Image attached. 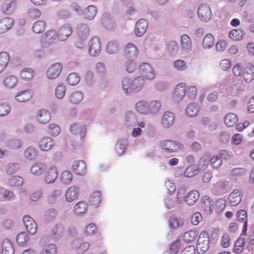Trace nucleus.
<instances>
[{"label":"nucleus","instance_id":"6ab92c4d","mask_svg":"<svg viewBox=\"0 0 254 254\" xmlns=\"http://www.w3.org/2000/svg\"><path fill=\"white\" fill-rule=\"evenodd\" d=\"M148 22L143 18L138 20L135 26L134 32L135 36L137 37H141L146 31L148 28Z\"/></svg>","mask_w":254,"mask_h":254},{"label":"nucleus","instance_id":"4d7b16f0","mask_svg":"<svg viewBox=\"0 0 254 254\" xmlns=\"http://www.w3.org/2000/svg\"><path fill=\"white\" fill-rule=\"evenodd\" d=\"M45 22L43 20H38L34 23L32 30L34 33L40 34L45 30Z\"/></svg>","mask_w":254,"mask_h":254},{"label":"nucleus","instance_id":"e433bc0d","mask_svg":"<svg viewBox=\"0 0 254 254\" xmlns=\"http://www.w3.org/2000/svg\"><path fill=\"white\" fill-rule=\"evenodd\" d=\"M127 140L126 138H121L118 140L115 146V151L117 154L120 156L122 155L127 146Z\"/></svg>","mask_w":254,"mask_h":254},{"label":"nucleus","instance_id":"ddd939ff","mask_svg":"<svg viewBox=\"0 0 254 254\" xmlns=\"http://www.w3.org/2000/svg\"><path fill=\"white\" fill-rule=\"evenodd\" d=\"M57 37V32L55 30H49L43 34L41 38V43L43 47H47L52 43Z\"/></svg>","mask_w":254,"mask_h":254},{"label":"nucleus","instance_id":"5701e85b","mask_svg":"<svg viewBox=\"0 0 254 254\" xmlns=\"http://www.w3.org/2000/svg\"><path fill=\"white\" fill-rule=\"evenodd\" d=\"M242 74L246 82H251L254 78V64H247L243 70Z\"/></svg>","mask_w":254,"mask_h":254},{"label":"nucleus","instance_id":"5fc2aeb1","mask_svg":"<svg viewBox=\"0 0 254 254\" xmlns=\"http://www.w3.org/2000/svg\"><path fill=\"white\" fill-rule=\"evenodd\" d=\"M34 76V71L33 69L25 67L22 69L20 72V76L23 79L26 80H31Z\"/></svg>","mask_w":254,"mask_h":254},{"label":"nucleus","instance_id":"c9c22d12","mask_svg":"<svg viewBox=\"0 0 254 254\" xmlns=\"http://www.w3.org/2000/svg\"><path fill=\"white\" fill-rule=\"evenodd\" d=\"M241 191L239 190H235L229 196L228 200L231 205L236 206L241 200Z\"/></svg>","mask_w":254,"mask_h":254},{"label":"nucleus","instance_id":"680f3d73","mask_svg":"<svg viewBox=\"0 0 254 254\" xmlns=\"http://www.w3.org/2000/svg\"><path fill=\"white\" fill-rule=\"evenodd\" d=\"M197 231L190 230L186 232L184 235V240L187 243H190L195 240L198 236Z\"/></svg>","mask_w":254,"mask_h":254},{"label":"nucleus","instance_id":"13d9d810","mask_svg":"<svg viewBox=\"0 0 254 254\" xmlns=\"http://www.w3.org/2000/svg\"><path fill=\"white\" fill-rule=\"evenodd\" d=\"M20 164L18 163H9L5 167V173L8 175L16 173L19 169Z\"/></svg>","mask_w":254,"mask_h":254},{"label":"nucleus","instance_id":"774afa93","mask_svg":"<svg viewBox=\"0 0 254 254\" xmlns=\"http://www.w3.org/2000/svg\"><path fill=\"white\" fill-rule=\"evenodd\" d=\"M29 236L26 232H21L16 237V242L19 245L24 246L29 240Z\"/></svg>","mask_w":254,"mask_h":254},{"label":"nucleus","instance_id":"dca6fc26","mask_svg":"<svg viewBox=\"0 0 254 254\" xmlns=\"http://www.w3.org/2000/svg\"><path fill=\"white\" fill-rule=\"evenodd\" d=\"M175 121V115L173 113L170 111H166L163 114L161 124L164 128H169L171 127Z\"/></svg>","mask_w":254,"mask_h":254},{"label":"nucleus","instance_id":"412c9836","mask_svg":"<svg viewBox=\"0 0 254 254\" xmlns=\"http://www.w3.org/2000/svg\"><path fill=\"white\" fill-rule=\"evenodd\" d=\"M78 187L72 186L68 188L65 192V200L68 202H71L76 200L79 194Z\"/></svg>","mask_w":254,"mask_h":254},{"label":"nucleus","instance_id":"f3484780","mask_svg":"<svg viewBox=\"0 0 254 254\" xmlns=\"http://www.w3.org/2000/svg\"><path fill=\"white\" fill-rule=\"evenodd\" d=\"M18 83V77L12 74L5 75L2 80V85L7 89H12L15 88L17 85Z\"/></svg>","mask_w":254,"mask_h":254},{"label":"nucleus","instance_id":"a18cd8bd","mask_svg":"<svg viewBox=\"0 0 254 254\" xmlns=\"http://www.w3.org/2000/svg\"><path fill=\"white\" fill-rule=\"evenodd\" d=\"M245 35V32L241 29L231 30L229 34V37L235 41H240L242 40Z\"/></svg>","mask_w":254,"mask_h":254},{"label":"nucleus","instance_id":"bf43d9fd","mask_svg":"<svg viewBox=\"0 0 254 254\" xmlns=\"http://www.w3.org/2000/svg\"><path fill=\"white\" fill-rule=\"evenodd\" d=\"M178 45L175 41L172 40L168 43L167 50L170 55H175L178 52Z\"/></svg>","mask_w":254,"mask_h":254},{"label":"nucleus","instance_id":"aec40b11","mask_svg":"<svg viewBox=\"0 0 254 254\" xmlns=\"http://www.w3.org/2000/svg\"><path fill=\"white\" fill-rule=\"evenodd\" d=\"M55 145L54 140L49 136H45L40 139L38 146L43 151H48L52 149Z\"/></svg>","mask_w":254,"mask_h":254},{"label":"nucleus","instance_id":"3c124183","mask_svg":"<svg viewBox=\"0 0 254 254\" xmlns=\"http://www.w3.org/2000/svg\"><path fill=\"white\" fill-rule=\"evenodd\" d=\"M199 108L195 103L189 104L186 109V113L190 117H194L198 113Z\"/></svg>","mask_w":254,"mask_h":254},{"label":"nucleus","instance_id":"bb28decb","mask_svg":"<svg viewBox=\"0 0 254 254\" xmlns=\"http://www.w3.org/2000/svg\"><path fill=\"white\" fill-rule=\"evenodd\" d=\"M46 165L42 162L34 163L30 167V171L32 174L40 176L45 171Z\"/></svg>","mask_w":254,"mask_h":254},{"label":"nucleus","instance_id":"c85d7f7f","mask_svg":"<svg viewBox=\"0 0 254 254\" xmlns=\"http://www.w3.org/2000/svg\"><path fill=\"white\" fill-rule=\"evenodd\" d=\"M97 8L95 5H90L82 11V15L84 18L88 20H93L97 13Z\"/></svg>","mask_w":254,"mask_h":254},{"label":"nucleus","instance_id":"8fccbe9b","mask_svg":"<svg viewBox=\"0 0 254 254\" xmlns=\"http://www.w3.org/2000/svg\"><path fill=\"white\" fill-rule=\"evenodd\" d=\"M9 61V56L6 52L0 53V73L6 67Z\"/></svg>","mask_w":254,"mask_h":254},{"label":"nucleus","instance_id":"39448f33","mask_svg":"<svg viewBox=\"0 0 254 254\" xmlns=\"http://www.w3.org/2000/svg\"><path fill=\"white\" fill-rule=\"evenodd\" d=\"M197 15L198 17L201 21L208 22L212 17L210 7L206 4L202 3L200 4L197 9Z\"/></svg>","mask_w":254,"mask_h":254},{"label":"nucleus","instance_id":"f257e3e1","mask_svg":"<svg viewBox=\"0 0 254 254\" xmlns=\"http://www.w3.org/2000/svg\"><path fill=\"white\" fill-rule=\"evenodd\" d=\"M145 84V80L140 76L132 79L125 77L121 82V86L125 94L129 95L131 93H137L141 90Z\"/></svg>","mask_w":254,"mask_h":254},{"label":"nucleus","instance_id":"9b49d317","mask_svg":"<svg viewBox=\"0 0 254 254\" xmlns=\"http://www.w3.org/2000/svg\"><path fill=\"white\" fill-rule=\"evenodd\" d=\"M62 65L59 63H55L50 65L46 72V75L50 79H54L57 78L62 70Z\"/></svg>","mask_w":254,"mask_h":254},{"label":"nucleus","instance_id":"864d4df0","mask_svg":"<svg viewBox=\"0 0 254 254\" xmlns=\"http://www.w3.org/2000/svg\"><path fill=\"white\" fill-rule=\"evenodd\" d=\"M66 91V87L63 83L59 84L55 88V95L59 99H63L65 96Z\"/></svg>","mask_w":254,"mask_h":254},{"label":"nucleus","instance_id":"09e8293b","mask_svg":"<svg viewBox=\"0 0 254 254\" xmlns=\"http://www.w3.org/2000/svg\"><path fill=\"white\" fill-rule=\"evenodd\" d=\"M102 200L101 192L95 191L90 196L89 203L91 205L97 207L100 203Z\"/></svg>","mask_w":254,"mask_h":254},{"label":"nucleus","instance_id":"7c9ffc66","mask_svg":"<svg viewBox=\"0 0 254 254\" xmlns=\"http://www.w3.org/2000/svg\"><path fill=\"white\" fill-rule=\"evenodd\" d=\"M51 118L50 112L44 109L39 110L36 116L37 121L42 124L48 123L50 121Z\"/></svg>","mask_w":254,"mask_h":254},{"label":"nucleus","instance_id":"a19ab883","mask_svg":"<svg viewBox=\"0 0 254 254\" xmlns=\"http://www.w3.org/2000/svg\"><path fill=\"white\" fill-rule=\"evenodd\" d=\"M181 45L183 50L189 52L192 48V42L190 37L187 34H184L181 37Z\"/></svg>","mask_w":254,"mask_h":254},{"label":"nucleus","instance_id":"b1692460","mask_svg":"<svg viewBox=\"0 0 254 254\" xmlns=\"http://www.w3.org/2000/svg\"><path fill=\"white\" fill-rule=\"evenodd\" d=\"M76 33L78 37L81 40L87 39L90 34L89 26L85 23H79L76 27Z\"/></svg>","mask_w":254,"mask_h":254},{"label":"nucleus","instance_id":"37998d69","mask_svg":"<svg viewBox=\"0 0 254 254\" xmlns=\"http://www.w3.org/2000/svg\"><path fill=\"white\" fill-rule=\"evenodd\" d=\"M83 98V94L80 91H74L71 93L68 97L69 102L72 104H77Z\"/></svg>","mask_w":254,"mask_h":254},{"label":"nucleus","instance_id":"a878e982","mask_svg":"<svg viewBox=\"0 0 254 254\" xmlns=\"http://www.w3.org/2000/svg\"><path fill=\"white\" fill-rule=\"evenodd\" d=\"M64 225L61 223L55 225L51 231L52 238L55 241L61 239L64 236Z\"/></svg>","mask_w":254,"mask_h":254},{"label":"nucleus","instance_id":"e2e57ef3","mask_svg":"<svg viewBox=\"0 0 254 254\" xmlns=\"http://www.w3.org/2000/svg\"><path fill=\"white\" fill-rule=\"evenodd\" d=\"M186 95L191 100L195 99L197 94V89L194 86H190L187 88H185Z\"/></svg>","mask_w":254,"mask_h":254},{"label":"nucleus","instance_id":"69168bd1","mask_svg":"<svg viewBox=\"0 0 254 254\" xmlns=\"http://www.w3.org/2000/svg\"><path fill=\"white\" fill-rule=\"evenodd\" d=\"M214 45V37L211 34H207L203 40V47L204 49H209Z\"/></svg>","mask_w":254,"mask_h":254},{"label":"nucleus","instance_id":"c756f323","mask_svg":"<svg viewBox=\"0 0 254 254\" xmlns=\"http://www.w3.org/2000/svg\"><path fill=\"white\" fill-rule=\"evenodd\" d=\"M70 130L72 134H80V138L81 139H83L85 137L86 132V127L85 126L74 123L70 126Z\"/></svg>","mask_w":254,"mask_h":254},{"label":"nucleus","instance_id":"2f4dec72","mask_svg":"<svg viewBox=\"0 0 254 254\" xmlns=\"http://www.w3.org/2000/svg\"><path fill=\"white\" fill-rule=\"evenodd\" d=\"M161 103L160 101L152 100L148 103V115H156L160 112Z\"/></svg>","mask_w":254,"mask_h":254},{"label":"nucleus","instance_id":"9d476101","mask_svg":"<svg viewBox=\"0 0 254 254\" xmlns=\"http://www.w3.org/2000/svg\"><path fill=\"white\" fill-rule=\"evenodd\" d=\"M14 20L9 17H5L0 19V35L6 33L13 27Z\"/></svg>","mask_w":254,"mask_h":254},{"label":"nucleus","instance_id":"473e14b6","mask_svg":"<svg viewBox=\"0 0 254 254\" xmlns=\"http://www.w3.org/2000/svg\"><path fill=\"white\" fill-rule=\"evenodd\" d=\"M32 95L33 93L31 90H25L18 92L16 94L15 99L19 102H24L30 100Z\"/></svg>","mask_w":254,"mask_h":254},{"label":"nucleus","instance_id":"052dcab7","mask_svg":"<svg viewBox=\"0 0 254 254\" xmlns=\"http://www.w3.org/2000/svg\"><path fill=\"white\" fill-rule=\"evenodd\" d=\"M62 191L61 190H56L53 191L50 195H48L47 200L50 204L55 203L57 199L61 196Z\"/></svg>","mask_w":254,"mask_h":254},{"label":"nucleus","instance_id":"393cba45","mask_svg":"<svg viewBox=\"0 0 254 254\" xmlns=\"http://www.w3.org/2000/svg\"><path fill=\"white\" fill-rule=\"evenodd\" d=\"M17 6L15 0H6L1 5V10L5 14L10 15L15 10Z\"/></svg>","mask_w":254,"mask_h":254},{"label":"nucleus","instance_id":"4468645a","mask_svg":"<svg viewBox=\"0 0 254 254\" xmlns=\"http://www.w3.org/2000/svg\"><path fill=\"white\" fill-rule=\"evenodd\" d=\"M58 176V168L55 165L51 166L45 172L44 181L47 184L55 182Z\"/></svg>","mask_w":254,"mask_h":254},{"label":"nucleus","instance_id":"72a5a7b5","mask_svg":"<svg viewBox=\"0 0 254 254\" xmlns=\"http://www.w3.org/2000/svg\"><path fill=\"white\" fill-rule=\"evenodd\" d=\"M1 254H14L15 252L14 248L11 241L4 239L1 244Z\"/></svg>","mask_w":254,"mask_h":254},{"label":"nucleus","instance_id":"338daca9","mask_svg":"<svg viewBox=\"0 0 254 254\" xmlns=\"http://www.w3.org/2000/svg\"><path fill=\"white\" fill-rule=\"evenodd\" d=\"M198 173V167L194 165L189 166L184 172L185 176L191 178L197 175Z\"/></svg>","mask_w":254,"mask_h":254},{"label":"nucleus","instance_id":"4be33fe9","mask_svg":"<svg viewBox=\"0 0 254 254\" xmlns=\"http://www.w3.org/2000/svg\"><path fill=\"white\" fill-rule=\"evenodd\" d=\"M23 221L27 231L31 234L34 235L37 232V225L35 221L29 216L25 215L23 218Z\"/></svg>","mask_w":254,"mask_h":254},{"label":"nucleus","instance_id":"f03ea898","mask_svg":"<svg viewBox=\"0 0 254 254\" xmlns=\"http://www.w3.org/2000/svg\"><path fill=\"white\" fill-rule=\"evenodd\" d=\"M159 146L165 153L177 152L183 147V144L179 141L167 139L162 140Z\"/></svg>","mask_w":254,"mask_h":254},{"label":"nucleus","instance_id":"423d86ee","mask_svg":"<svg viewBox=\"0 0 254 254\" xmlns=\"http://www.w3.org/2000/svg\"><path fill=\"white\" fill-rule=\"evenodd\" d=\"M101 51V45L100 39L97 37L92 38L88 42V51L92 57L98 56Z\"/></svg>","mask_w":254,"mask_h":254},{"label":"nucleus","instance_id":"1a4fd4ad","mask_svg":"<svg viewBox=\"0 0 254 254\" xmlns=\"http://www.w3.org/2000/svg\"><path fill=\"white\" fill-rule=\"evenodd\" d=\"M72 33V27L70 24L63 25L57 32V37L60 41L66 40Z\"/></svg>","mask_w":254,"mask_h":254},{"label":"nucleus","instance_id":"f8f14e48","mask_svg":"<svg viewBox=\"0 0 254 254\" xmlns=\"http://www.w3.org/2000/svg\"><path fill=\"white\" fill-rule=\"evenodd\" d=\"M102 25L108 30H113L115 29L116 24L115 21L110 13L104 12L101 19Z\"/></svg>","mask_w":254,"mask_h":254},{"label":"nucleus","instance_id":"ea45409f","mask_svg":"<svg viewBox=\"0 0 254 254\" xmlns=\"http://www.w3.org/2000/svg\"><path fill=\"white\" fill-rule=\"evenodd\" d=\"M120 49L119 42L115 40H112L108 42L106 46V51L109 54H115Z\"/></svg>","mask_w":254,"mask_h":254},{"label":"nucleus","instance_id":"2eb2a0df","mask_svg":"<svg viewBox=\"0 0 254 254\" xmlns=\"http://www.w3.org/2000/svg\"><path fill=\"white\" fill-rule=\"evenodd\" d=\"M138 51L136 46L129 43L125 48L124 54L127 60H135L138 56Z\"/></svg>","mask_w":254,"mask_h":254},{"label":"nucleus","instance_id":"603ef678","mask_svg":"<svg viewBox=\"0 0 254 254\" xmlns=\"http://www.w3.org/2000/svg\"><path fill=\"white\" fill-rule=\"evenodd\" d=\"M23 142L19 138H12L7 141L6 146L12 149H18L22 146Z\"/></svg>","mask_w":254,"mask_h":254},{"label":"nucleus","instance_id":"4c0bfd02","mask_svg":"<svg viewBox=\"0 0 254 254\" xmlns=\"http://www.w3.org/2000/svg\"><path fill=\"white\" fill-rule=\"evenodd\" d=\"M201 206L206 213H211L214 208L213 201L207 196H205L202 198Z\"/></svg>","mask_w":254,"mask_h":254},{"label":"nucleus","instance_id":"20e7f679","mask_svg":"<svg viewBox=\"0 0 254 254\" xmlns=\"http://www.w3.org/2000/svg\"><path fill=\"white\" fill-rule=\"evenodd\" d=\"M209 248V237L206 231H203L197 240L196 250L199 254H204Z\"/></svg>","mask_w":254,"mask_h":254},{"label":"nucleus","instance_id":"6e6552de","mask_svg":"<svg viewBox=\"0 0 254 254\" xmlns=\"http://www.w3.org/2000/svg\"><path fill=\"white\" fill-rule=\"evenodd\" d=\"M186 83H180L175 87L173 94V100L176 103L181 102L185 97Z\"/></svg>","mask_w":254,"mask_h":254},{"label":"nucleus","instance_id":"a211bd4d","mask_svg":"<svg viewBox=\"0 0 254 254\" xmlns=\"http://www.w3.org/2000/svg\"><path fill=\"white\" fill-rule=\"evenodd\" d=\"M39 154L37 148L32 145L26 147L23 151V156L24 159L28 161L35 160Z\"/></svg>","mask_w":254,"mask_h":254},{"label":"nucleus","instance_id":"0e129e2a","mask_svg":"<svg viewBox=\"0 0 254 254\" xmlns=\"http://www.w3.org/2000/svg\"><path fill=\"white\" fill-rule=\"evenodd\" d=\"M60 179L63 184H68L72 180V174L68 171H64L61 174Z\"/></svg>","mask_w":254,"mask_h":254},{"label":"nucleus","instance_id":"79ce46f5","mask_svg":"<svg viewBox=\"0 0 254 254\" xmlns=\"http://www.w3.org/2000/svg\"><path fill=\"white\" fill-rule=\"evenodd\" d=\"M199 197V193L197 190L189 191L185 197V201L189 205H193L196 202Z\"/></svg>","mask_w":254,"mask_h":254},{"label":"nucleus","instance_id":"cd10ccee","mask_svg":"<svg viewBox=\"0 0 254 254\" xmlns=\"http://www.w3.org/2000/svg\"><path fill=\"white\" fill-rule=\"evenodd\" d=\"M72 169L76 174L83 176L86 172V164L83 160L75 161L73 163Z\"/></svg>","mask_w":254,"mask_h":254},{"label":"nucleus","instance_id":"f704fd0d","mask_svg":"<svg viewBox=\"0 0 254 254\" xmlns=\"http://www.w3.org/2000/svg\"><path fill=\"white\" fill-rule=\"evenodd\" d=\"M137 118L135 114L132 111H127L125 115V124L127 127H135L137 124Z\"/></svg>","mask_w":254,"mask_h":254},{"label":"nucleus","instance_id":"c03bdc74","mask_svg":"<svg viewBox=\"0 0 254 254\" xmlns=\"http://www.w3.org/2000/svg\"><path fill=\"white\" fill-rule=\"evenodd\" d=\"M223 121L227 126L229 127H233L238 121V117L235 114L230 113L225 116Z\"/></svg>","mask_w":254,"mask_h":254},{"label":"nucleus","instance_id":"de8ad7c7","mask_svg":"<svg viewBox=\"0 0 254 254\" xmlns=\"http://www.w3.org/2000/svg\"><path fill=\"white\" fill-rule=\"evenodd\" d=\"M135 110L139 113L148 115V103L144 100L138 101L135 105Z\"/></svg>","mask_w":254,"mask_h":254},{"label":"nucleus","instance_id":"0eeeda50","mask_svg":"<svg viewBox=\"0 0 254 254\" xmlns=\"http://www.w3.org/2000/svg\"><path fill=\"white\" fill-rule=\"evenodd\" d=\"M90 244L87 242H82L79 240H73L71 243V248L75 251V254H83L89 248Z\"/></svg>","mask_w":254,"mask_h":254},{"label":"nucleus","instance_id":"58836bf2","mask_svg":"<svg viewBox=\"0 0 254 254\" xmlns=\"http://www.w3.org/2000/svg\"><path fill=\"white\" fill-rule=\"evenodd\" d=\"M74 213L76 215L81 216L86 213L87 205L84 201L77 203L73 207Z\"/></svg>","mask_w":254,"mask_h":254},{"label":"nucleus","instance_id":"6e6d98bb","mask_svg":"<svg viewBox=\"0 0 254 254\" xmlns=\"http://www.w3.org/2000/svg\"><path fill=\"white\" fill-rule=\"evenodd\" d=\"M8 184L13 187H21L23 185V179L19 176H13L10 177L8 181Z\"/></svg>","mask_w":254,"mask_h":254},{"label":"nucleus","instance_id":"49530a36","mask_svg":"<svg viewBox=\"0 0 254 254\" xmlns=\"http://www.w3.org/2000/svg\"><path fill=\"white\" fill-rule=\"evenodd\" d=\"M57 247L54 244H48L44 245L41 249L39 254H57Z\"/></svg>","mask_w":254,"mask_h":254},{"label":"nucleus","instance_id":"7ed1b4c3","mask_svg":"<svg viewBox=\"0 0 254 254\" xmlns=\"http://www.w3.org/2000/svg\"><path fill=\"white\" fill-rule=\"evenodd\" d=\"M138 70L144 79L152 80L156 76V73L152 66L147 63L141 62L138 65Z\"/></svg>","mask_w":254,"mask_h":254}]
</instances>
